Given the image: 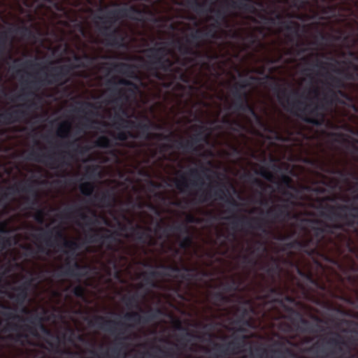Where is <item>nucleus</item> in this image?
I'll return each instance as SVG.
<instances>
[{"mask_svg": "<svg viewBox=\"0 0 358 358\" xmlns=\"http://www.w3.org/2000/svg\"><path fill=\"white\" fill-rule=\"evenodd\" d=\"M211 199H220L229 203L233 208H237L240 204L234 200L229 193L226 185L223 183H217L216 185H208V189L202 192L199 196V202L204 203Z\"/></svg>", "mask_w": 358, "mask_h": 358, "instance_id": "nucleus-21", "label": "nucleus"}, {"mask_svg": "<svg viewBox=\"0 0 358 358\" xmlns=\"http://www.w3.org/2000/svg\"><path fill=\"white\" fill-rule=\"evenodd\" d=\"M241 346V341L238 338H234L231 341L224 344H215V349L220 354L224 355L236 353V352L240 349Z\"/></svg>", "mask_w": 358, "mask_h": 358, "instance_id": "nucleus-39", "label": "nucleus"}, {"mask_svg": "<svg viewBox=\"0 0 358 358\" xmlns=\"http://www.w3.org/2000/svg\"><path fill=\"white\" fill-rule=\"evenodd\" d=\"M325 77L329 80L326 82V85H329L336 89L338 96L344 100V101H348L346 103V106L351 108L355 113L358 112V107L354 102L353 98L342 90L345 87V83L340 77L334 76L329 73H327Z\"/></svg>", "mask_w": 358, "mask_h": 358, "instance_id": "nucleus-27", "label": "nucleus"}, {"mask_svg": "<svg viewBox=\"0 0 358 358\" xmlns=\"http://www.w3.org/2000/svg\"><path fill=\"white\" fill-rule=\"evenodd\" d=\"M326 172L331 174H334L338 176L340 178L343 179L344 180H348L350 178H355V173L353 171H348V170H341L334 168H328L326 170Z\"/></svg>", "mask_w": 358, "mask_h": 358, "instance_id": "nucleus-47", "label": "nucleus"}, {"mask_svg": "<svg viewBox=\"0 0 358 358\" xmlns=\"http://www.w3.org/2000/svg\"><path fill=\"white\" fill-rule=\"evenodd\" d=\"M252 109L253 110L254 113H252L250 110H239V111L249 113L250 115H251L255 119V122H257V124L258 125H259L261 127H262L266 131L275 134L277 136V138L280 139V135L278 134V133L273 128H272L271 126L268 125L266 123H265L263 121L262 117L256 112L255 108L252 106Z\"/></svg>", "mask_w": 358, "mask_h": 358, "instance_id": "nucleus-41", "label": "nucleus"}, {"mask_svg": "<svg viewBox=\"0 0 358 358\" xmlns=\"http://www.w3.org/2000/svg\"><path fill=\"white\" fill-rule=\"evenodd\" d=\"M316 201L319 203L320 216L342 227L335 231L332 253L341 255L348 252L358 259V206L327 203L336 201L333 196L317 197Z\"/></svg>", "mask_w": 358, "mask_h": 358, "instance_id": "nucleus-1", "label": "nucleus"}, {"mask_svg": "<svg viewBox=\"0 0 358 358\" xmlns=\"http://www.w3.org/2000/svg\"><path fill=\"white\" fill-rule=\"evenodd\" d=\"M33 280L34 279L31 278L16 287L15 289L17 293L9 294V298L14 300L18 305L23 306L28 296V288Z\"/></svg>", "mask_w": 358, "mask_h": 358, "instance_id": "nucleus-37", "label": "nucleus"}, {"mask_svg": "<svg viewBox=\"0 0 358 358\" xmlns=\"http://www.w3.org/2000/svg\"><path fill=\"white\" fill-rule=\"evenodd\" d=\"M111 135L115 140L120 141H126L129 138L134 137L133 134L129 131H120L117 134H112Z\"/></svg>", "mask_w": 358, "mask_h": 358, "instance_id": "nucleus-54", "label": "nucleus"}, {"mask_svg": "<svg viewBox=\"0 0 358 358\" xmlns=\"http://www.w3.org/2000/svg\"><path fill=\"white\" fill-rule=\"evenodd\" d=\"M243 40L246 41L250 45H254L255 44H261L257 36L255 33H249L247 36L243 38Z\"/></svg>", "mask_w": 358, "mask_h": 358, "instance_id": "nucleus-60", "label": "nucleus"}, {"mask_svg": "<svg viewBox=\"0 0 358 358\" xmlns=\"http://www.w3.org/2000/svg\"><path fill=\"white\" fill-rule=\"evenodd\" d=\"M0 308L3 309L0 310V314L6 320V324L4 327V331H18L21 329L28 331L31 335L36 336L37 331L36 329L31 326L29 325H24L21 326L17 323L13 322V320H17L19 322H24L26 320L23 317L16 313V308L6 305L3 303H0ZM30 323L34 324L35 321H38V325L39 329L45 334H50V331L45 327V326L43 324L42 320L38 317L36 316L34 318L27 319Z\"/></svg>", "mask_w": 358, "mask_h": 358, "instance_id": "nucleus-11", "label": "nucleus"}, {"mask_svg": "<svg viewBox=\"0 0 358 358\" xmlns=\"http://www.w3.org/2000/svg\"><path fill=\"white\" fill-rule=\"evenodd\" d=\"M175 184L176 188L181 192H185V189L188 187L187 180L184 176H181L180 180H176Z\"/></svg>", "mask_w": 358, "mask_h": 358, "instance_id": "nucleus-61", "label": "nucleus"}, {"mask_svg": "<svg viewBox=\"0 0 358 358\" xmlns=\"http://www.w3.org/2000/svg\"><path fill=\"white\" fill-rule=\"evenodd\" d=\"M327 91L324 94L320 103L310 102L307 103L299 99L291 100L287 96V89L279 84H275L273 88L279 101L286 99L288 110L304 122L316 127H321L325 124L326 115L324 111L327 107H331L337 104H346L344 100L338 96L335 88L327 85Z\"/></svg>", "mask_w": 358, "mask_h": 358, "instance_id": "nucleus-3", "label": "nucleus"}, {"mask_svg": "<svg viewBox=\"0 0 358 358\" xmlns=\"http://www.w3.org/2000/svg\"><path fill=\"white\" fill-rule=\"evenodd\" d=\"M75 68L76 66L71 64H64L50 68L42 66L41 68V70L48 69L50 73H45L43 77H40L35 80L30 81L29 83V87L38 90L40 87L43 85H64L68 81V77L71 71Z\"/></svg>", "mask_w": 358, "mask_h": 358, "instance_id": "nucleus-13", "label": "nucleus"}, {"mask_svg": "<svg viewBox=\"0 0 358 358\" xmlns=\"http://www.w3.org/2000/svg\"><path fill=\"white\" fill-rule=\"evenodd\" d=\"M199 275L200 273L197 268L186 266H182V273L181 272L180 274V277L188 282H191L193 280H196Z\"/></svg>", "mask_w": 358, "mask_h": 358, "instance_id": "nucleus-43", "label": "nucleus"}, {"mask_svg": "<svg viewBox=\"0 0 358 358\" xmlns=\"http://www.w3.org/2000/svg\"><path fill=\"white\" fill-rule=\"evenodd\" d=\"M189 176L194 178V179H196L195 180H193L192 181V184L194 186H203L205 185L204 182L201 180V178H200V175H199V171L197 169H189Z\"/></svg>", "mask_w": 358, "mask_h": 358, "instance_id": "nucleus-53", "label": "nucleus"}, {"mask_svg": "<svg viewBox=\"0 0 358 358\" xmlns=\"http://www.w3.org/2000/svg\"><path fill=\"white\" fill-rule=\"evenodd\" d=\"M16 190L17 192H22L29 194V196L24 199V203L27 205V208L34 209L38 206V192L31 182L23 185L20 189L16 187Z\"/></svg>", "mask_w": 358, "mask_h": 358, "instance_id": "nucleus-33", "label": "nucleus"}, {"mask_svg": "<svg viewBox=\"0 0 358 358\" xmlns=\"http://www.w3.org/2000/svg\"><path fill=\"white\" fill-rule=\"evenodd\" d=\"M41 232L38 234H33L32 236L38 241L43 243V245L38 246V252L40 253L48 255L50 248H60L62 243L67 239L64 231L60 227H55L51 229L45 230L40 228Z\"/></svg>", "mask_w": 358, "mask_h": 358, "instance_id": "nucleus-15", "label": "nucleus"}, {"mask_svg": "<svg viewBox=\"0 0 358 358\" xmlns=\"http://www.w3.org/2000/svg\"><path fill=\"white\" fill-rule=\"evenodd\" d=\"M233 221L231 222L233 229H236L239 226L246 227L250 229H255L260 231L264 234H268L269 230L268 229L266 224V220L262 217H248L242 216L238 217L236 216L232 217Z\"/></svg>", "mask_w": 358, "mask_h": 358, "instance_id": "nucleus-26", "label": "nucleus"}, {"mask_svg": "<svg viewBox=\"0 0 358 358\" xmlns=\"http://www.w3.org/2000/svg\"><path fill=\"white\" fill-rule=\"evenodd\" d=\"M22 66L34 69L36 67H41V64L40 63L35 62L34 60H26L21 64Z\"/></svg>", "mask_w": 358, "mask_h": 358, "instance_id": "nucleus-63", "label": "nucleus"}, {"mask_svg": "<svg viewBox=\"0 0 358 358\" xmlns=\"http://www.w3.org/2000/svg\"><path fill=\"white\" fill-rule=\"evenodd\" d=\"M115 144L106 136H99L94 143V146L100 148H112Z\"/></svg>", "mask_w": 358, "mask_h": 358, "instance_id": "nucleus-48", "label": "nucleus"}, {"mask_svg": "<svg viewBox=\"0 0 358 358\" xmlns=\"http://www.w3.org/2000/svg\"><path fill=\"white\" fill-rule=\"evenodd\" d=\"M214 303L216 306H220L222 303H229L231 299L227 296L223 292H216L213 294Z\"/></svg>", "mask_w": 358, "mask_h": 358, "instance_id": "nucleus-50", "label": "nucleus"}, {"mask_svg": "<svg viewBox=\"0 0 358 358\" xmlns=\"http://www.w3.org/2000/svg\"><path fill=\"white\" fill-rule=\"evenodd\" d=\"M80 248V244L77 241L66 239L62 243L59 249L62 252L67 255V257H73L75 259L77 257L76 251Z\"/></svg>", "mask_w": 358, "mask_h": 358, "instance_id": "nucleus-40", "label": "nucleus"}, {"mask_svg": "<svg viewBox=\"0 0 358 358\" xmlns=\"http://www.w3.org/2000/svg\"><path fill=\"white\" fill-rule=\"evenodd\" d=\"M160 313L161 310L158 308L149 310L145 315L143 316L137 312H129L124 315V318L126 320L132 322L136 324H138L152 321L156 319Z\"/></svg>", "mask_w": 358, "mask_h": 358, "instance_id": "nucleus-32", "label": "nucleus"}, {"mask_svg": "<svg viewBox=\"0 0 358 358\" xmlns=\"http://www.w3.org/2000/svg\"><path fill=\"white\" fill-rule=\"evenodd\" d=\"M28 113L26 110L15 109L6 110L0 113V124L3 125H10L18 123L24 117H27Z\"/></svg>", "mask_w": 358, "mask_h": 358, "instance_id": "nucleus-30", "label": "nucleus"}, {"mask_svg": "<svg viewBox=\"0 0 358 358\" xmlns=\"http://www.w3.org/2000/svg\"><path fill=\"white\" fill-rule=\"evenodd\" d=\"M164 269L168 271L169 273H164L165 275L171 276L170 273H177L180 275V273L182 271V266L179 267L176 265H168V266H162Z\"/></svg>", "mask_w": 358, "mask_h": 358, "instance_id": "nucleus-57", "label": "nucleus"}, {"mask_svg": "<svg viewBox=\"0 0 358 358\" xmlns=\"http://www.w3.org/2000/svg\"><path fill=\"white\" fill-rule=\"evenodd\" d=\"M92 326L96 325L99 329L107 331L112 334H117L122 336L127 330L134 327L132 324H127L121 321L108 320L103 316H95L93 321L90 322Z\"/></svg>", "mask_w": 358, "mask_h": 358, "instance_id": "nucleus-23", "label": "nucleus"}, {"mask_svg": "<svg viewBox=\"0 0 358 358\" xmlns=\"http://www.w3.org/2000/svg\"><path fill=\"white\" fill-rule=\"evenodd\" d=\"M76 212L80 218L85 222V225L87 228L84 231L85 243L98 244L101 248L111 252L118 251L117 245L122 243L118 232L112 231L104 227H93L99 224V216L94 211H92L91 216L84 213L80 208L77 209Z\"/></svg>", "mask_w": 358, "mask_h": 358, "instance_id": "nucleus-6", "label": "nucleus"}, {"mask_svg": "<svg viewBox=\"0 0 358 358\" xmlns=\"http://www.w3.org/2000/svg\"><path fill=\"white\" fill-rule=\"evenodd\" d=\"M66 268L64 271H60L57 273V276H71L80 278L83 275L80 271L81 269L80 264L76 261V259H73V257H66L65 261Z\"/></svg>", "mask_w": 358, "mask_h": 358, "instance_id": "nucleus-36", "label": "nucleus"}, {"mask_svg": "<svg viewBox=\"0 0 358 358\" xmlns=\"http://www.w3.org/2000/svg\"><path fill=\"white\" fill-rule=\"evenodd\" d=\"M116 197L114 192L113 190H106L103 192L101 194H94L92 198V201H97L100 203L101 206H112L113 204L115 202Z\"/></svg>", "mask_w": 358, "mask_h": 358, "instance_id": "nucleus-38", "label": "nucleus"}, {"mask_svg": "<svg viewBox=\"0 0 358 358\" xmlns=\"http://www.w3.org/2000/svg\"><path fill=\"white\" fill-rule=\"evenodd\" d=\"M124 301L127 306H130L134 303H136L138 301V299H137L136 295L133 294V295H131L129 296L124 297Z\"/></svg>", "mask_w": 358, "mask_h": 358, "instance_id": "nucleus-64", "label": "nucleus"}, {"mask_svg": "<svg viewBox=\"0 0 358 358\" xmlns=\"http://www.w3.org/2000/svg\"><path fill=\"white\" fill-rule=\"evenodd\" d=\"M334 336L329 338L327 341V344L330 346L338 350L339 351L342 350L341 346H346L347 343L343 339V336L338 333L331 332Z\"/></svg>", "mask_w": 358, "mask_h": 358, "instance_id": "nucleus-46", "label": "nucleus"}, {"mask_svg": "<svg viewBox=\"0 0 358 358\" xmlns=\"http://www.w3.org/2000/svg\"><path fill=\"white\" fill-rule=\"evenodd\" d=\"M317 5L320 16L319 20H330L331 18H345L343 13L358 17V0H311Z\"/></svg>", "mask_w": 358, "mask_h": 358, "instance_id": "nucleus-10", "label": "nucleus"}, {"mask_svg": "<svg viewBox=\"0 0 358 358\" xmlns=\"http://www.w3.org/2000/svg\"><path fill=\"white\" fill-rule=\"evenodd\" d=\"M131 230V236L138 243L148 247H152L157 245V241L151 234L150 228H143L141 225H136L135 227H132Z\"/></svg>", "mask_w": 358, "mask_h": 358, "instance_id": "nucleus-29", "label": "nucleus"}, {"mask_svg": "<svg viewBox=\"0 0 358 358\" xmlns=\"http://www.w3.org/2000/svg\"><path fill=\"white\" fill-rule=\"evenodd\" d=\"M258 174L269 182H275V177L274 174L265 169H262Z\"/></svg>", "mask_w": 358, "mask_h": 358, "instance_id": "nucleus-58", "label": "nucleus"}, {"mask_svg": "<svg viewBox=\"0 0 358 358\" xmlns=\"http://www.w3.org/2000/svg\"><path fill=\"white\" fill-rule=\"evenodd\" d=\"M270 294L274 295L276 303L282 306L288 313V318L292 323L296 326L300 330L306 333H317L324 331V327L321 323H326L324 320L317 316H313V320L316 322L313 324L309 320L305 319L301 312L295 310L293 307L296 306L298 302L296 299L289 295H285L280 287L268 286Z\"/></svg>", "mask_w": 358, "mask_h": 358, "instance_id": "nucleus-7", "label": "nucleus"}, {"mask_svg": "<svg viewBox=\"0 0 358 358\" xmlns=\"http://www.w3.org/2000/svg\"><path fill=\"white\" fill-rule=\"evenodd\" d=\"M271 14L273 15L274 16L273 17H268L264 14H259L258 17L262 20L264 21L265 22L269 23L271 24H275L276 23V22L278 21L283 27L282 22L285 21L284 15L282 13L277 12L275 10H272L271 11Z\"/></svg>", "mask_w": 358, "mask_h": 358, "instance_id": "nucleus-44", "label": "nucleus"}, {"mask_svg": "<svg viewBox=\"0 0 358 358\" xmlns=\"http://www.w3.org/2000/svg\"><path fill=\"white\" fill-rule=\"evenodd\" d=\"M148 59L145 66L150 76L159 81L165 87H170L175 81L189 83V77L184 67L194 61V58L184 56L175 61L167 57L170 50L166 47H152L145 50Z\"/></svg>", "mask_w": 358, "mask_h": 358, "instance_id": "nucleus-2", "label": "nucleus"}, {"mask_svg": "<svg viewBox=\"0 0 358 358\" xmlns=\"http://www.w3.org/2000/svg\"><path fill=\"white\" fill-rule=\"evenodd\" d=\"M113 125L117 129L121 128L138 129L140 131V136L147 140L153 134L151 131H162L165 129L164 125L154 122L146 118L145 122H136L135 121L123 118L120 115L115 114Z\"/></svg>", "mask_w": 358, "mask_h": 358, "instance_id": "nucleus-16", "label": "nucleus"}, {"mask_svg": "<svg viewBox=\"0 0 358 358\" xmlns=\"http://www.w3.org/2000/svg\"><path fill=\"white\" fill-rule=\"evenodd\" d=\"M229 6L232 8H237L247 13L256 14L258 16L259 14L262 13L258 12L257 6L263 8L264 3L254 0H231L229 2Z\"/></svg>", "mask_w": 358, "mask_h": 358, "instance_id": "nucleus-31", "label": "nucleus"}, {"mask_svg": "<svg viewBox=\"0 0 358 358\" xmlns=\"http://www.w3.org/2000/svg\"><path fill=\"white\" fill-rule=\"evenodd\" d=\"M199 130L192 135L189 139H185L180 137L175 140L176 149L180 150L185 153L197 152L201 150L199 143L206 141V136L204 135V127H199Z\"/></svg>", "mask_w": 358, "mask_h": 358, "instance_id": "nucleus-24", "label": "nucleus"}, {"mask_svg": "<svg viewBox=\"0 0 358 358\" xmlns=\"http://www.w3.org/2000/svg\"><path fill=\"white\" fill-rule=\"evenodd\" d=\"M105 64L111 66L113 71L125 76L128 78L141 80L136 72L137 67L134 64L125 62L106 63Z\"/></svg>", "mask_w": 358, "mask_h": 358, "instance_id": "nucleus-34", "label": "nucleus"}, {"mask_svg": "<svg viewBox=\"0 0 358 358\" xmlns=\"http://www.w3.org/2000/svg\"><path fill=\"white\" fill-rule=\"evenodd\" d=\"M249 85L248 80H244L241 82L236 83L232 87V94L234 101L232 103V108L235 111L238 110H250L254 113L252 109V105L248 101V94L243 90Z\"/></svg>", "mask_w": 358, "mask_h": 358, "instance_id": "nucleus-25", "label": "nucleus"}, {"mask_svg": "<svg viewBox=\"0 0 358 358\" xmlns=\"http://www.w3.org/2000/svg\"><path fill=\"white\" fill-rule=\"evenodd\" d=\"M110 88L111 96L115 97L114 102L123 103L129 101L131 96H134L138 90V85L133 81L126 78H119L116 80L114 77L107 82Z\"/></svg>", "mask_w": 358, "mask_h": 358, "instance_id": "nucleus-17", "label": "nucleus"}, {"mask_svg": "<svg viewBox=\"0 0 358 358\" xmlns=\"http://www.w3.org/2000/svg\"><path fill=\"white\" fill-rule=\"evenodd\" d=\"M95 186L90 182H83L80 185V191L82 194L85 196H92L93 198V193L94 192Z\"/></svg>", "mask_w": 358, "mask_h": 358, "instance_id": "nucleus-49", "label": "nucleus"}, {"mask_svg": "<svg viewBox=\"0 0 358 358\" xmlns=\"http://www.w3.org/2000/svg\"><path fill=\"white\" fill-rule=\"evenodd\" d=\"M247 250L250 252V255H243L241 257L243 263L250 265L252 267L257 266L258 261L251 256L255 254V250H252L251 248H248Z\"/></svg>", "mask_w": 358, "mask_h": 358, "instance_id": "nucleus-52", "label": "nucleus"}, {"mask_svg": "<svg viewBox=\"0 0 358 358\" xmlns=\"http://www.w3.org/2000/svg\"><path fill=\"white\" fill-rule=\"evenodd\" d=\"M310 235L305 240L295 239L283 245L281 250L286 252L296 250L307 255L315 256L330 254L333 251L334 234L336 230H341V225L330 224L321 220L310 221Z\"/></svg>", "mask_w": 358, "mask_h": 358, "instance_id": "nucleus-4", "label": "nucleus"}, {"mask_svg": "<svg viewBox=\"0 0 358 358\" xmlns=\"http://www.w3.org/2000/svg\"><path fill=\"white\" fill-rule=\"evenodd\" d=\"M278 188L281 190L282 194L289 199L284 200L282 203L273 206L266 210V215L268 218L269 222L272 224L285 223L291 218L292 213L289 210V206L294 203L290 199L297 198L296 194L287 190L290 189L298 192V189L292 184V179L289 176L285 174L281 176Z\"/></svg>", "mask_w": 358, "mask_h": 358, "instance_id": "nucleus-9", "label": "nucleus"}, {"mask_svg": "<svg viewBox=\"0 0 358 358\" xmlns=\"http://www.w3.org/2000/svg\"><path fill=\"white\" fill-rule=\"evenodd\" d=\"M71 132V123L69 122H62L58 129L57 136L62 138H67L69 136Z\"/></svg>", "mask_w": 358, "mask_h": 358, "instance_id": "nucleus-51", "label": "nucleus"}, {"mask_svg": "<svg viewBox=\"0 0 358 358\" xmlns=\"http://www.w3.org/2000/svg\"><path fill=\"white\" fill-rule=\"evenodd\" d=\"M64 145L68 148L76 146L74 151L80 154L85 153L90 150V148L88 146H80V145L76 144L75 141L66 143Z\"/></svg>", "mask_w": 358, "mask_h": 358, "instance_id": "nucleus-56", "label": "nucleus"}, {"mask_svg": "<svg viewBox=\"0 0 358 358\" xmlns=\"http://www.w3.org/2000/svg\"><path fill=\"white\" fill-rule=\"evenodd\" d=\"M343 258L348 262L346 264L341 262L338 259H334L332 262L342 271L346 275V278L352 287L353 292L358 301V264L355 262L354 258L350 256V253L344 254L341 255H336Z\"/></svg>", "mask_w": 358, "mask_h": 358, "instance_id": "nucleus-19", "label": "nucleus"}, {"mask_svg": "<svg viewBox=\"0 0 358 358\" xmlns=\"http://www.w3.org/2000/svg\"><path fill=\"white\" fill-rule=\"evenodd\" d=\"M282 262L293 268L301 278L299 279L294 274L288 273V277L304 297H308L317 289L322 291L327 289V285L322 277L317 273H314L308 264L306 265V269H302L299 264L293 259H283Z\"/></svg>", "mask_w": 358, "mask_h": 358, "instance_id": "nucleus-8", "label": "nucleus"}, {"mask_svg": "<svg viewBox=\"0 0 358 358\" xmlns=\"http://www.w3.org/2000/svg\"><path fill=\"white\" fill-rule=\"evenodd\" d=\"M259 268L264 271L268 275L271 281L270 282L259 283V287L265 299L276 303L274 295L269 294L267 288L268 286L280 287L285 295H288L286 293L287 291L289 289V287L288 285H285V287H282L280 285L277 286L273 285L275 282L276 279L280 277L282 271L280 266V259L279 258L271 257V262L261 264Z\"/></svg>", "mask_w": 358, "mask_h": 358, "instance_id": "nucleus-14", "label": "nucleus"}, {"mask_svg": "<svg viewBox=\"0 0 358 358\" xmlns=\"http://www.w3.org/2000/svg\"><path fill=\"white\" fill-rule=\"evenodd\" d=\"M169 131V134H165L164 133H153L150 137H149L147 140L151 141V140H157L158 141H168L171 142L172 143H160L159 145V148L161 152H166L169 150L176 149L175 147V142L174 141L176 140L175 138L176 134L174 132L170 131L169 129H167Z\"/></svg>", "mask_w": 358, "mask_h": 358, "instance_id": "nucleus-35", "label": "nucleus"}, {"mask_svg": "<svg viewBox=\"0 0 358 358\" xmlns=\"http://www.w3.org/2000/svg\"><path fill=\"white\" fill-rule=\"evenodd\" d=\"M141 15L142 11L133 6L110 10L104 15L96 17L100 21V23L96 22V27L99 33L104 38L107 45L115 48L124 47V36L120 29L115 26V23L123 17L137 20L136 16Z\"/></svg>", "mask_w": 358, "mask_h": 358, "instance_id": "nucleus-5", "label": "nucleus"}, {"mask_svg": "<svg viewBox=\"0 0 358 358\" xmlns=\"http://www.w3.org/2000/svg\"><path fill=\"white\" fill-rule=\"evenodd\" d=\"M13 340L16 342L20 343L21 344H24V340L27 339L28 336L25 333L18 332L15 336H10Z\"/></svg>", "mask_w": 358, "mask_h": 358, "instance_id": "nucleus-62", "label": "nucleus"}, {"mask_svg": "<svg viewBox=\"0 0 358 358\" xmlns=\"http://www.w3.org/2000/svg\"><path fill=\"white\" fill-rule=\"evenodd\" d=\"M158 230H162V234L158 236L159 239H167L170 236L171 232H178L183 234L185 236L180 241L179 247L181 249L187 250L191 247L193 243V238L190 235L188 227L184 224H179L176 225H168L166 227H163L159 224H157L155 232Z\"/></svg>", "mask_w": 358, "mask_h": 358, "instance_id": "nucleus-22", "label": "nucleus"}, {"mask_svg": "<svg viewBox=\"0 0 358 358\" xmlns=\"http://www.w3.org/2000/svg\"><path fill=\"white\" fill-rule=\"evenodd\" d=\"M338 32L340 34L338 36H334L330 34H325L322 31H319L315 37V41L313 43L314 45H318L319 41L321 42H327L329 41H340L342 38L341 31L338 30Z\"/></svg>", "mask_w": 358, "mask_h": 358, "instance_id": "nucleus-45", "label": "nucleus"}, {"mask_svg": "<svg viewBox=\"0 0 358 358\" xmlns=\"http://www.w3.org/2000/svg\"><path fill=\"white\" fill-rule=\"evenodd\" d=\"M203 37V31L200 29H196L185 38L186 44L180 41L176 42L178 51L182 56L192 58L201 57V52L198 49L201 47L200 41Z\"/></svg>", "mask_w": 358, "mask_h": 358, "instance_id": "nucleus-20", "label": "nucleus"}, {"mask_svg": "<svg viewBox=\"0 0 358 358\" xmlns=\"http://www.w3.org/2000/svg\"><path fill=\"white\" fill-rule=\"evenodd\" d=\"M72 294L78 298H84L85 295V288L80 285H78L74 286L71 289Z\"/></svg>", "mask_w": 358, "mask_h": 358, "instance_id": "nucleus-59", "label": "nucleus"}, {"mask_svg": "<svg viewBox=\"0 0 358 358\" xmlns=\"http://www.w3.org/2000/svg\"><path fill=\"white\" fill-rule=\"evenodd\" d=\"M187 2L188 6L197 13H215L214 22L210 24L208 29L203 31V36L212 39L220 38L217 29L222 24H224L226 27H229L226 12L222 9L215 10L210 6L206 8V2L201 3L199 0H187Z\"/></svg>", "mask_w": 358, "mask_h": 358, "instance_id": "nucleus-12", "label": "nucleus"}, {"mask_svg": "<svg viewBox=\"0 0 358 358\" xmlns=\"http://www.w3.org/2000/svg\"><path fill=\"white\" fill-rule=\"evenodd\" d=\"M292 1L291 6L296 8L301 9L304 7L308 6L310 4L309 0H290ZM280 2L287 3L288 0H279Z\"/></svg>", "mask_w": 358, "mask_h": 358, "instance_id": "nucleus-55", "label": "nucleus"}, {"mask_svg": "<svg viewBox=\"0 0 358 358\" xmlns=\"http://www.w3.org/2000/svg\"><path fill=\"white\" fill-rule=\"evenodd\" d=\"M282 23L283 27L289 33L287 34L289 41L293 42L294 38L291 35L297 38L299 36L300 24L294 21H283Z\"/></svg>", "mask_w": 358, "mask_h": 358, "instance_id": "nucleus-42", "label": "nucleus"}, {"mask_svg": "<svg viewBox=\"0 0 358 358\" xmlns=\"http://www.w3.org/2000/svg\"><path fill=\"white\" fill-rule=\"evenodd\" d=\"M16 33L22 38H30L33 36L31 29L27 26L17 27L15 29L9 28L7 31H0V59L6 58L13 60L15 63L20 61L18 59H13L10 50L13 44V36L11 33Z\"/></svg>", "mask_w": 358, "mask_h": 358, "instance_id": "nucleus-18", "label": "nucleus"}, {"mask_svg": "<svg viewBox=\"0 0 358 358\" xmlns=\"http://www.w3.org/2000/svg\"><path fill=\"white\" fill-rule=\"evenodd\" d=\"M26 158L28 160L43 163L52 169H56L59 167V165L64 166L68 164L66 161V155L63 152L59 153V157L56 158L53 155L41 154L37 151L32 150Z\"/></svg>", "mask_w": 358, "mask_h": 358, "instance_id": "nucleus-28", "label": "nucleus"}]
</instances>
